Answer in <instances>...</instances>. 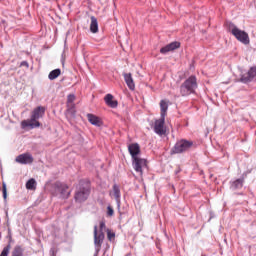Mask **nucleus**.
<instances>
[{
    "instance_id": "nucleus-1",
    "label": "nucleus",
    "mask_w": 256,
    "mask_h": 256,
    "mask_svg": "<svg viewBox=\"0 0 256 256\" xmlns=\"http://www.w3.org/2000/svg\"><path fill=\"white\" fill-rule=\"evenodd\" d=\"M45 115V107L38 106L36 107L31 114L30 122L27 120H23L21 122L22 129L29 127L30 129H37V127H41V123L38 122Z\"/></svg>"
},
{
    "instance_id": "nucleus-2",
    "label": "nucleus",
    "mask_w": 256,
    "mask_h": 256,
    "mask_svg": "<svg viewBox=\"0 0 256 256\" xmlns=\"http://www.w3.org/2000/svg\"><path fill=\"white\" fill-rule=\"evenodd\" d=\"M91 195V183L86 180H80L76 188L74 199L76 203H85Z\"/></svg>"
},
{
    "instance_id": "nucleus-3",
    "label": "nucleus",
    "mask_w": 256,
    "mask_h": 256,
    "mask_svg": "<svg viewBox=\"0 0 256 256\" xmlns=\"http://www.w3.org/2000/svg\"><path fill=\"white\" fill-rule=\"evenodd\" d=\"M197 77L192 75L188 77L180 86V94L182 97H188V95H193L197 91Z\"/></svg>"
},
{
    "instance_id": "nucleus-4",
    "label": "nucleus",
    "mask_w": 256,
    "mask_h": 256,
    "mask_svg": "<svg viewBox=\"0 0 256 256\" xmlns=\"http://www.w3.org/2000/svg\"><path fill=\"white\" fill-rule=\"evenodd\" d=\"M193 147V141L181 139L177 141L174 147L171 149V155H179L181 153H185V151H189Z\"/></svg>"
},
{
    "instance_id": "nucleus-5",
    "label": "nucleus",
    "mask_w": 256,
    "mask_h": 256,
    "mask_svg": "<svg viewBox=\"0 0 256 256\" xmlns=\"http://www.w3.org/2000/svg\"><path fill=\"white\" fill-rule=\"evenodd\" d=\"M104 239H105V234H103V232L97 233V226H94V245H95L94 256L99 255V251H101V245H103Z\"/></svg>"
},
{
    "instance_id": "nucleus-6",
    "label": "nucleus",
    "mask_w": 256,
    "mask_h": 256,
    "mask_svg": "<svg viewBox=\"0 0 256 256\" xmlns=\"http://www.w3.org/2000/svg\"><path fill=\"white\" fill-rule=\"evenodd\" d=\"M54 189L55 191L60 193L61 199H69V196L71 195V191H68L69 186H67V184L56 182L54 184Z\"/></svg>"
},
{
    "instance_id": "nucleus-7",
    "label": "nucleus",
    "mask_w": 256,
    "mask_h": 256,
    "mask_svg": "<svg viewBox=\"0 0 256 256\" xmlns=\"http://www.w3.org/2000/svg\"><path fill=\"white\" fill-rule=\"evenodd\" d=\"M132 166L136 173L143 175L144 167H147V159L144 158H133L132 159Z\"/></svg>"
},
{
    "instance_id": "nucleus-8",
    "label": "nucleus",
    "mask_w": 256,
    "mask_h": 256,
    "mask_svg": "<svg viewBox=\"0 0 256 256\" xmlns=\"http://www.w3.org/2000/svg\"><path fill=\"white\" fill-rule=\"evenodd\" d=\"M232 35L235 37V39H237V41H239L240 43H243V45H249L250 43L249 34L244 30H241L238 28L237 30H234V34Z\"/></svg>"
},
{
    "instance_id": "nucleus-9",
    "label": "nucleus",
    "mask_w": 256,
    "mask_h": 256,
    "mask_svg": "<svg viewBox=\"0 0 256 256\" xmlns=\"http://www.w3.org/2000/svg\"><path fill=\"white\" fill-rule=\"evenodd\" d=\"M154 133H156V135H160V137L167 133V129H165V118L160 117V119L155 121Z\"/></svg>"
},
{
    "instance_id": "nucleus-10",
    "label": "nucleus",
    "mask_w": 256,
    "mask_h": 256,
    "mask_svg": "<svg viewBox=\"0 0 256 256\" xmlns=\"http://www.w3.org/2000/svg\"><path fill=\"white\" fill-rule=\"evenodd\" d=\"M16 163H20V165H31L33 163V155L30 153H23L16 157Z\"/></svg>"
},
{
    "instance_id": "nucleus-11",
    "label": "nucleus",
    "mask_w": 256,
    "mask_h": 256,
    "mask_svg": "<svg viewBox=\"0 0 256 256\" xmlns=\"http://www.w3.org/2000/svg\"><path fill=\"white\" fill-rule=\"evenodd\" d=\"M179 47H181V43L178 41H174V42H171L170 44L162 47L160 49V53L162 55H167V53H169L171 51H175V49H179Z\"/></svg>"
},
{
    "instance_id": "nucleus-12",
    "label": "nucleus",
    "mask_w": 256,
    "mask_h": 256,
    "mask_svg": "<svg viewBox=\"0 0 256 256\" xmlns=\"http://www.w3.org/2000/svg\"><path fill=\"white\" fill-rule=\"evenodd\" d=\"M243 185H245V178L241 177L236 180L230 181V190L231 191H240V189H243Z\"/></svg>"
},
{
    "instance_id": "nucleus-13",
    "label": "nucleus",
    "mask_w": 256,
    "mask_h": 256,
    "mask_svg": "<svg viewBox=\"0 0 256 256\" xmlns=\"http://www.w3.org/2000/svg\"><path fill=\"white\" fill-rule=\"evenodd\" d=\"M128 151L132 159H137L139 157V153H141V147L138 143H132L128 146Z\"/></svg>"
},
{
    "instance_id": "nucleus-14",
    "label": "nucleus",
    "mask_w": 256,
    "mask_h": 256,
    "mask_svg": "<svg viewBox=\"0 0 256 256\" xmlns=\"http://www.w3.org/2000/svg\"><path fill=\"white\" fill-rule=\"evenodd\" d=\"M113 193H114L117 208L121 209V188L119 187V185L117 184L113 185Z\"/></svg>"
},
{
    "instance_id": "nucleus-15",
    "label": "nucleus",
    "mask_w": 256,
    "mask_h": 256,
    "mask_svg": "<svg viewBox=\"0 0 256 256\" xmlns=\"http://www.w3.org/2000/svg\"><path fill=\"white\" fill-rule=\"evenodd\" d=\"M124 80L130 91H135V82L131 73H124Z\"/></svg>"
},
{
    "instance_id": "nucleus-16",
    "label": "nucleus",
    "mask_w": 256,
    "mask_h": 256,
    "mask_svg": "<svg viewBox=\"0 0 256 256\" xmlns=\"http://www.w3.org/2000/svg\"><path fill=\"white\" fill-rule=\"evenodd\" d=\"M104 101L108 107H111V109H116L117 105H119V102L113 99L112 94H107L104 97Z\"/></svg>"
},
{
    "instance_id": "nucleus-17",
    "label": "nucleus",
    "mask_w": 256,
    "mask_h": 256,
    "mask_svg": "<svg viewBox=\"0 0 256 256\" xmlns=\"http://www.w3.org/2000/svg\"><path fill=\"white\" fill-rule=\"evenodd\" d=\"M86 117L91 125H94L95 127H101V120L99 117L91 113H88Z\"/></svg>"
},
{
    "instance_id": "nucleus-18",
    "label": "nucleus",
    "mask_w": 256,
    "mask_h": 256,
    "mask_svg": "<svg viewBox=\"0 0 256 256\" xmlns=\"http://www.w3.org/2000/svg\"><path fill=\"white\" fill-rule=\"evenodd\" d=\"M91 23H90V31L91 33H98L99 31V22H97V18L95 16H91Z\"/></svg>"
},
{
    "instance_id": "nucleus-19",
    "label": "nucleus",
    "mask_w": 256,
    "mask_h": 256,
    "mask_svg": "<svg viewBox=\"0 0 256 256\" xmlns=\"http://www.w3.org/2000/svg\"><path fill=\"white\" fill-rule=\"evenodd\" d=\"M168 109H169V104H167L165 100H161L160 101V110H161L160 117L165 118L167 115Z\"/></svg>"
},
{
    "instance_id": "nucleus-20",
    "label": "nucleus",
    "mask_w": 256,
    "mask_h": 256,
    "mask_svg": "<svg viewBox=\"0 0 256 256\" xmlns=\"http://www.w3.org/2000/svg\"><path fill=\"white\" fill-rule=\"evenodd\" d=\"M59 75H61V69L57 68L52 70L49 75H48V79L50 81H55V79H57V77H59Z\"/></svg>"
},
{
    "instance_id": "nucleus-21",
    "label": "nucleus",
    "mask_w": 256,
    "mask_h": 256,
    "mask_svg": "<svg viewBox=\"0 0 256 256\" xmlns=\"http://www.w3.org/2000/svg\"><path fill=\"white\" fill-rule=\"evenodd\" d=\"M66 113H67V115H69V117H72L73 119H75V117L77 115V110L75 108V104H71L70 106H68Z\"/></svg>"
},
{
    "instance_id": "nucleus-22",
    "label": "nucleus",
    "mask_w": 256,
    "mask_h": 256,
    "mask_svg": "<svg viewBox=\"0 0 256 256\" xmlns=\"http://www.w3.org/2000/svg\"><path fill=\"white\" fill-rule=\"evenodd\" d=\"M225 26L227 27L229 33H231L232 35L234 34V31H237L239 29L237 25H235L231 21H226Z\"/></svg>"
},
{
    "instance_id": "nucleus-23",
    "label": "nucleus",
    "mask_w": 256,
    "mask_h": 256,
    "mask_svg": "<svg viewBox=\"0 0 256 256\" xmlns=\"http://www.w3.org/2000/svg\"><path fill=\"white\" fill-rule=\"evenodd\" d=\"M24 250L23 247H21V245H17L14 247L11 256H24Z\"/></svg>"
},
{
    "instance_id": "nucleus-24",
    "label": "nucleus",
    "mask_w": 256,
    "mask_h": 256,
    "mask_svg": "<svg viewBox=\"0 0 256 256\" xmlns=\"http://www.w3.org/2000/svg\"><path fill=\"white\" fill-rule=\"evenodd\" d=\"M36 181L34 178H31L29 179L27 182H26V189L30 190V191H33V189H35V185H36Z\"/></svg>"
},
{
    "instance_id": "nucleus-25",
    "label": "nucleus",
    "mask_w": 256,
    "mask_h": 256,
    "mask_svg": "<svg viewBox=\"0 0 256 256\" xmlns=\"http://www.w3.org/2000/svg\"><path fill=\"white\" fill-rule=\"evenodd\" d=\"M11 251V244L9 243L7 246H5L0 253V256H9V252Z\"/></svg>"
},
{
    "instance_id": "nucleus-26",
    "label": "nucleus",
    "mask_w": 256,
    "mask_h": 256,
    "mask_svg": "<svg viewBox=\"0 0 256 256\" xmlns=\"http://www.w3.org/2000/svg\"><path fill=\"white\" fill-rule=\"evenodd\" d=\"M2 195L4 201H7V184H5V182L2 184Z\"/></svg>"
},
{
    "instance_id": "nucleus-27",
    "label": "nucleus",
    "mask_w": 256,
    "mask_h": 256,
    "mask_svg": "<svg viewBox=\"0 0 256 256\" xmlns=\"http://www.w3.org/2000/svg\"><path fill=\"white\" fill-rule=\"evenodd\" d=\"M107 215L108 217H113V215H115V210H113V207H111V205L107 207Z\"/></svg>"
},
{
    "instance_id": "nucleus-28",
    "label": "nucleus",
    "mask_w": 256,
    "mask_h": 256,
    "mask_svg": "<svg viewBox=\"0 0 256 256\" xmlns=\"http://www.w3.org/2000/svg\"><path fill=\"white\" fill-rule=\"evenodd\" d=\"M75 101V94H69L67 96V103H73Z\"/></svg>"
},
{
    "instance_id": "nucleus-29",
    "label": "nucleus",
    "mask_w": 256,
    "mask_h": 256,
    "mask_svg": "<svg viewBox=\"0 0 256 256\" xmlns=\"http://www.w3.org/2000/svg\"><path fill=\"white\" fill-rule=\"evenodd\" d=\"M107 237H108L109 241H111L112 239H115L114 232H111V230H107Z\"/></svg>"
},
{
    "instance_id": "nucleus-30",
    "label": "nucleus",
    "mask_w": 256,
    "mask_h": 256,
    "mask_svg": "<svg viewBox=\"0 0 256 256\" xmlns=\"http://www.w3.org/2000/svg\"><path fill=\"white\" fill-rule=\"evenodd\" d=\"M20 67H27V69H29V62H27V61H22V62L20 63Z\"/></svg>"
},
{
    "instance_id": "nucleus-31",
    "label": "nucleus",
    "mask_w": 256,
    "mask_h": 256,
    "mask_svg": "<svg viewBox=\"0 0 256 256\" xmlns=\"http://www.w3.org/2000/svg\"><path fill=\"white\" fill-rule=\"evenodd\" d=\"M51 256H56L57 252L55 251V248H51L50 250Z\"/></svg>"
},
{
    "instance_id": "nucleus-32",
    "label": "nucleus",
    "mask_w": 256,
    "mask_h": 256,
    "mask_svg": "<svg viewBox=\"0 0 256 256\" xmlns=\"http://www.w3.org/2000/svg\"><path fill=\"white\" fill-rule=\"evenodd\" d=\"M100 229H101V231H103V229H105V222H103V221L100 222Z\"/></svg>"
},
{
    "instance_id": "nucleus-33",
    "label": "nucleus",
    "mask_w": 256,
    "mask_h": 256,
    "mask_svg": "<svg viewBox=\"0 0 256 256\" xmlns=\"http://www.w3.org/2000/svg\"><path fill=\"white\" fill-rule=\"evenodd\" d=\"M179 173V170L176 171V174Z\"/></svg>"
}]
</instances>
